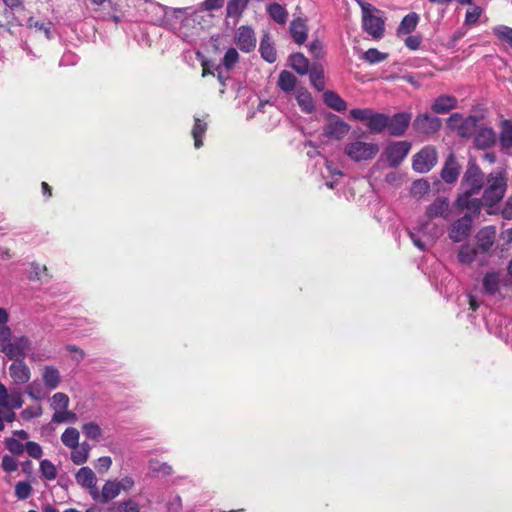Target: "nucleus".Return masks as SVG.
Listing matches in <instances>:
<instances>
[{"mask_svg":"<svg viewBox=\"0 0 512 512\" xmlns=\"http://www.w3.org/2000/svg\"><path fill=\"white\" fill-rule=\"evenodd\" d=\"M484 173L475 162H469L461 180L462 193L458 196L456 204L460 209H466L473 215L481 211V199L473 197L480 193L484 186Z\"/></svg>","mask_w":512,"mask_h":512,"instance_id":"nucleus-1","label":"nucleus"},{"mask_svg":"<svg viewBox=\"0 0 512 512\" xmlns=\"http://www.w3.org/2000/svg\"><path fill=\"white\" fill-rule=\"evenodd\" d=\"M507 190V174L503 169H496L489 173L486 178L481 203L492 207L499 203L505 196Z\"/></svg>","mask_w":512,"mask_h":512,"instance_id":"nucleus-2","label":"nucleus"},{"mask_svg":"<svg viewBox=\"0 0 512 512\" xmlns=\"http://www.w3.org/2000/svg\"><path fill=\"white\" fill-rule=\"evenodd\" d=\"M358 2L362 9V25L364 31L374 39L382 38L385 31V22L382 17L373 14V12H379V10L370 3L363 1Z\"/></svg>","mask_w":512,"mask_h":512,"instance_id":"nucleus-3","label":"nucleus"},{"mask_svg":"<svg viewBox=\"0 0 512 512\" xmlns=\"http://www.w3.org/2000/svg\"><path fill=\"white\" fill-rule=\"evenodd\" d=\"M379 152V146L375 143L354 140L344 147V154L354 162L372 160Z\"/></svg>","mask_w":512,"mask_h":512,"instance_id":"nucleus-4","label":"nucleus"},{"mask_svg":"<svg viewBox=\"0 0 512 512\" xmlns=\"http://www.w3.org/2000/svg\"><path fill=\"white\" fill-rule=\"evenodd\" d=\"M437 160L438 155L436 148L428 145L414 155L412 167L416 172L427 173L436 165Z\"/></svg>","mask_w":512,"mask_h":512,"instance_id":"nucleus-5","label":"nucleus"},{"mask_svg":"<svg viewBox=\"0 0 512 512\" xmlns=\"http://www.w3.org/2000/svg\"><path fill=\"white\" fill-rule=\"evenodd\" d=\"M442 126L441 119L429 113L416 116L413 121L414 130L421 135L431 136L436 134Z\"/></svg>","mask_w":512,"mask_h":512,"instance_id":"nucleus-6","label":"nucleus"},{"mask_svg":"<svg viewBox=\"0 0 512 512\" xmlns=\"http://www.w3.org/2000/svg\"><path fill=\"white\" fill-rule=\"evenodd\" d=\"M32 347L30 339L26 336L15 337L13 341L2 346V351L10 360H24L27 351Z\"/></svg>","mask_w":512,"mask_h":512,"instance_id":"nucleus-7","label":"nucleus"},{"mask_svg":"<svg viewBox=\"0 0 512 512\" xmlns=\"http://www.w3.org/2000/svg\"><path fill=\"white\" fill-rule=\"evenodd\" d=\"M410 149L411 144L408 141L390 143L385 149V154L389 165L393 168L398 167L406 158Z\"/></svg>","mask_w":512,"mask_h":512,"instance_id":"nucleus-8","label":"nucleus"},{"mask_svg":"<svg viewBox=\"0 0 512 512\" xmlns=\"http://www.w3.org/2000/svg\"><path fill=\"white\" fill-rule=\"evenodd\" d=\"M473 218L471 214H465L462 218L452 223L449 237L453 242L465 240L471 233Z\"/></svg>","mask_w":512,"mask_h":512,"instance_id":"nucleus-9","label":"nucleus"},{"mask_svg":"<svg viewBox=\"0 0 512 512\" xmlns=\"http://www.w3.org/2000/svg\"><path fill=\"white\" fill-rule=\"evenodd\" d=\"M75 479L80 486L89 490L90 495L94 500H98L99 491L96 487L97 477L91 468H80L75 475Z\"/></svg>","mask_w":512,"mask_h":512,"instance_id":"nucleus-10","label":"nucleus"},{"mask_svg":"<svg viewBox=\"0 0 512 512\" xmlns=\"http://www.w3.org/2000/svg\"><path fill=\"white\" fill-rule=\"evenodd\" d=\"M256 36L250 26H240L235 33V43L237 47L245 52H251L256 47Z\"/></svg>","mask_w":512,"mask_h":512,"instance_id":"nucleus-11","label":"nucleus"},{"mask_svg":"<svg viewBox=\"0 0 512 512\" xmlns=\"http://www.w3.org/2000/svg\"><path fill=\"white\" fill-rule=\"evenodd\" d=\"M350 125L341 120L338 116L333 115L329 118L324 128V134L332 139L340 140L348 134Z\"/></svg>","mask_w":512,"mask_h":512,"instance_id":"nucleus-12","label":"nucleus"},{"mask_svg":"<svg viewBox=\"0 0 512 512\" xmlns=\"http://www.w3.org/2000/svg\"><path fill=\"white\" fill-rule=\"evenodd\" d=\"M475 237L478 251L488 253L495 243L496 228L494 226H485L477 232Z\"/></svg>","mask_w":512,"mask_h":512,"instance_id":"nucleus-13","label":"nucleus"},{"mask_svg":"<svg viewBox=\"0 0 512 512\" xmlns=\"http://www.w3.org/2000/svg\"><path fill=\"white\" fill-rule=\"evenodd\" d=\"M461 166L458 163L454 153H450L441 170V178L448 184H453L457 181L460 174Z\"/></svg>","mask_w":512,"mask_h":512,"instance_id":"nucleus-14","label":"nucleus"},{"mask_svg":"<svg viewBox=\"0 0 512 512\" xmlns=\"http://www.w3.org/2000/svg\"><path fill=\"white\" fill-rule=\"evenodd\" d=\"M411 120V115L408 113H397L391 118L389 117V124L387 129L392 136H401L407 130Z\"/></svg>","mask_w":512,"mask_h":512,"instance_id":"nucleus-15","label":"nucleus"},{"mask_svg":"<svg viewBox=\"0 0 512 512\" xmlns=\"http://www.w3.org/2000/svg\"><path fill=\"white\" fill-rule=\"evenodd\" d=\"M9 366V374L15 384H25L30 380L31 372L24 360H14Z\"/></svg>","mask_w":512,"mask_h":512,"instance_id":"nucleus-16","label":"nucleus"},{"mask_svg":"<svg viewBox=\"0 0 512 512\" xmlns=\"http://www.w3.org/2000/svg\"><path fill=\"white\" fill-rule=\"evenodd\" d=\"M496 140V133L491 127H481L474 137V144L478 149H487L494 146Z\"/></svg>","mask_w":512,"mask_h":512,"instance_id":"nucleus-17","label":"nucleus"},{"mask_svg":"<svg viewBox=\"0 0 512 512\" xmlns=\"http://www.w3.org/2000/svg\"><path fill=\"white\" fill-rule=\"evenodd\" d=\"M449 201L446 197H437L426 209V216L432 220L437 217L447 218Z\"/></svg>","mask_w":512,"mask_h":512,"instance_id":"nucleus-18","label":"nucleus"},{"mask_svg":"<svg viewBox=\"0 0 512 512\" xmlns=\"http://www.w3.org/2000/svg\"><path fill=\"white\" fill-rule=\"evenodd\" d=\"M499 145L501 151L507 153L512 149V121L504 119L500 122Z\"/></svg>","mask_w":512,"mask_h":512,"instance_id":"nucleus-19","label":"nucleus"},{"mask_svg":"<svg viewBox=\"0 0 512 512\" xmlns=\"http://www.w3.org/2000/svg\"><path fill=\"white\" fill-rule=\"evenodd\" d=\"M457 103L458 101L454 96L444 94L434 100L431 109L437 114H446L456 108Z\"/></svg>","mask_w":512,"mask_h":512,"instance_id":"nucleus-20","label":"nucleus"},{"mask_svg":"<svg viewBox=\"0 0 512 512\" xmlns=\"http://www.w3.org/2000/svg\"><path fill=\"white\" fill-rule=\"evenodd\" d=\"M42 380L46 388L50 390L56 389L61 382L59 370L51 365L44 366L42 370Z\"/></svg>","mask_w":512,"mask_h":512,"instance_id":"nucleus-21","label":"nucleus"},{"mask_svg":"<svg viewBox=\"0 0 512 512\" xmlns=\"http://www.w3.org/2000/svg\"><path fill=\"white\" fill-rule=\"evenodd\" d=\"M290 33L297 44H303L307 39L308 28L302 18H296L290 23Z\"/></svg>","mask_w":512,"mask_h":512,"instance_id":"nucleus-22","label":"nucleus"},{"mask_svg":"<svg viewBox=\"0 0 512 512\" xmlns=\"http://www.w3.org/2000/svg\"><path fill=\"white\" fill-rule=\"evenodd\" d=\"M120 494L119 486L116 480H107L99 492L98 500L102 504H107Z\"/></svg>","mask_w":512,"mask_h":512,"instance_id":"nucleus-23","label":"nucleus"},{"mask_svg":"<svg viewBox=\"0 0 512 512\" xmlns=\"http://www.w3.org/2000/svg\"><path fill=\"white\" fill-rule=\"evenodd\" d=\"M295 97L303 112L311 113L314 110L312 96L305 87H298L295 91Z\"/></svg>","mask_w":512,"mask_h":512,"instance_id":"nucleus-24","label":"nucleus"},{"mask_svg":"<svg viewBox=\"0 0 512 512\" xmlns=\"http://www.w3.org/2000/svg\"><path fill=\"white\" fill-rule=\"evenodd\" d=\"M389 124V116L383 113L372 112L369 122L366 124L368 129L373 133H381Z\"/></svg>","mask_w":512,"mask_h":512,"instance_id":"nucleus-25","label":"nucleus"},{"mask_svg":"<svg viewBox=\"0 0 512 512\" xmlns=\"http://www.w3.org/2000/svg\"><path fill=\"white\" fill-rule=\"evenodd\" d=\"M420 17L416 12H411L403 17L401 20L397 34H411L417 27Z\"/></svg>","mask_w":512,"mask_h":512,"instance_id":"nucleus-26","label":"nucleus"},{"mask_svg":"<svg viewBox=\"0 0 512 512\" xmlns=\"http://www.w3.org/2000/svg\"><path fill=\"white\" fill-rule=\"evenodd\" d=\"M308 72L312 86L319 92L323 91L325 88V81L322 65L314 63Z\"/></svg>","mask_w":512,"mask_h":512,"instance_id":"nucleus-27","label":"nucleus"},{"mask_svg":"<svg viewBox=\"0 0 512 512\" xmlns=\"http://www.w3.org/2000/svg\"><path fill=\"white\" fill-rule=\"evenodd\" d=\"M297 78L290 71L283 70L280 72L277 85L285 93L296 91Z\"/></svg>","mask_w":512,"mask_h":512,"instance_id":"nucleus-28","label":"nucleus"},{"mask_svg":"<svg viewBox=\"0 0 512 512\" xmlns=\"http://www.w3.org/2000/svg\"><path fill=\"white\" fill-rule=\"evenodd\" d=\"M249 2L250 0H229L226 6V16L228 18H235L238 21Z\"/></svg>","mask_w":512,"mask_h":512,"instance_id":"nucleus-29","label":"nucleus"},{"mask_svg":"<svg viewBox=\"0 0 512 512\" xmlns=\"http://www.w3.org/2000/svg\"><path fill=\"white\" fill-rule=\"evenodd\" d=\"M71 449V460L74 464L81 465L88 460L91 447L87 442L79 443Z\"/></svg>","mask_w":512,"mask_h":512,"instance_id":"nucleus-30","label":"nucleus"},{"mask_svg":"<svg viewBox=\"0 0 512 512\" xmlns=\"http://www.w3.org/2000/svg\"><path fill=\"white\" fill-rule=\"evenodd\" d=\"M266 11L268 15L278 24H285L288 19V12L284 6L279 3L273 2L267 5Z\"/></svg>","mask_w":512,"mask_h":512,"instance_id":"nucleus-31","label":"nucleus"},{"mask_svg":"<svg viewBox=\"0 0 512 512\" xmlns=\"http://www.w3.org/2000/svg\"><path fill=\"white\" fill-rule=\"evenodd\" d=\"M325 104L337 112L345 111L346 102L334 91L328 90L323 95Z\"/></svg>","mask_w":512,"mask_h":512,"instance_id":"nucleus-32","label":"nucleus"},{"mask_svg":"<svg viewBox=\"0 0 512 512\" xmlns=\"http://www.w3.org/2000/svg\"><path fill=\"white\" fill-rule=\"evenodd\" d=\"M207 122L201 120L198 117H194V126L192 129V136L194 139L195 148H200L203 145V137L207 131Z\"/></svg>","mask_w":512,"mask_h":512,"instance_id":"nucleus-33","label":"nucleus"},{"mask_svg":"<svg viewBox=\"0 0 512 512\" xmlns=\"http://www.w3.org/2000/svg\"><path fill=\"white\" fill-rule=\"evenodd\" d=\"M291 67L300 75H305L310 70L309 60L302 53H294L290 56Z\"/></svg>","mask_w":512,"mask_h":512,"instance_id":"nucleus-34","label":"nucleus"},{"mask_svg":"<svg viewBox=\"0 0 512 512\" xmlns=\"http://www.w3.org/2000/svg\"><path fill=\"white\" fill-rule=\"evenodd\" d=\"M500 278L499 273L489 272L483 278V289L485 293L494 295L499 291Z\"/></svg>","mask_w":512,"mask_h":512,"instance_id":"nucleus-35","label":"nucleus"},{"mask_svg":"<svg viewBox=\"0 0 512 512\" xmlns=\"http://www.w3.org/2000/svg\"><path fill=\"white\" fill-rule=\"evenodd\" d=\"M478 249L470 244H464L458 252V260L462 264H471L477 256Z\"/></svg>","mask_w":512,"mask_h":512,"instance_id":"nucleus-36","label":"nucleus"},{"mask_svg":"<svg viewBox=\"0 0 512 512\" xmlns=\"http://www.w3.org/2000/svg\"><path fill=\"white\" fill-rule=\"evenodd\" d=\"M79 438H80V433L74 427L66 428V430L61 435L62 443L70 449L75 447L77 444H79Z\"/></svg>","mask_w":512,"mask_h":512,"instance_id":"nucleus-37","label":"nucleus"},{"mask_svg":"<svg viewBox=\"0 0 512 512\" xmlns=\"http://www.w3.org/2000/svg\"><path fill=\"white\" fill-rule=\"evenodd\" d=\"M478 118L476 116L467 117L458 127V134L461 137H469L477 127Z\"/></svg>","mask_w":512,"mask_h":512,"instance_id":"nucleus-38","label":"nucleus"},{"mask_svg":"<svg viewBox=\"0 0 512 512\" xmlns=\"http://www.w3.org/2000/svg\"><path fill=\"white\" fill-rule=\"evenodd\" d=\"M494 35L512 48V28L506 25H498L493 28Z\"/></svg>","mask_w":512,"mask_h":512,"instance_id":"nucleus-39","label":"nucleus"},{"mask_svg":"<svg viewBox=\"0 0 512 512\" xmlns=\"http://www.w3.org/2000/svg\"><path fill=\"white\" fill-rule=\"evenodd\" d=\"M260 53L263 59L269 63H274L277 58V53L272 44L268 43L265 39H262L260 43Z\"/></svg>","mask_w":512,"mask_h":512,"instance_id":"nucleus-40","label":"nucleus"},{"mask_svg":"<svg viewBox=\"0 0 512 512\" xmlns=\"http://www.w3.org/2000/svg\"><path fill=\"white\" fill-rule=\"evenodd\" d=\"M82 431L85 436L92 440H99L102 436V429L96 422H88L83 424Z\"/></svg>","mask_w":512,"mask_h":512,"instance_id":"nucleus-41","label":"nucleus"},{"mask_svg":"<svg viewBox=\"0 0 512 512\" xmlns=\"http://www.w3.org/2000/svg\"><path fill=\"white\" fill-rule=\"evenodd\" d=\"M69 402V397L65 393L58 392L52 397L51 408L55 411L66 410Z\"/></svg>","mask_w":512,"mask_h":512,"instance_id":"nucleus-42","label":"nucleus"},{"mask_svg":"<svg viewBox=\"0 0 512 512\" xmlns=\"http://www.w3.org/2000/svg\"><path fill=\"white\" fill-rule=\"evenodd\" d=\"M430 191V183L425 179H418L412 183L411 194L414 197H421Z\"/></svg>","mask_w":512,"mask_h":512,"instance_id":"nucleus-43","label":"nucleus"},{"mask_svg":"<svg viewBox=\"0 0 512 512\" xmlns=\"http://www.w3.org/2000/svg\"><path fill=\"white\" fill-rule=\"evenodd\" d=\"M388 57L387 53H382L376 48H370L363 54V59L367 61L370 64H377L384 60H386Z\"/></svg>","mask_w":512,"mask_h":512,"instance_id":"nucleus-44","label":"nucleus"},{"mask_svg":"<svg viewBox=\"0 0 512 512\" xmlns=\"http://www.w3.org/2000/svg\"><path fill=\"white\" fill-rule=\"evenodd\" d=\"M78 420V417L76 413L69 410H63V411H55V413L52 416V422L54 423H63V422H71L74 423Z\"/></svg>","mask_w":512,"mask_h":512,"instance_id":"nucleus-45","label":"nucleus"},{"mask_svg":"<svg viewBox=\"0 0 512 512\" xmlns=\"http://www.w3.org/2000/svg\"><path fill=\"white\" fill-rule=\"evenodd\" d=\"M40 471L47 480H54L57 477L56 466L50 460L44 459L40 462Z\"/></svg>","mask_w":512,"mask_h":512,"instance_id":"nucleus-46","label":"nucleus"},{"mask_svg":"<svg viewBox=\"0 0 512 512\" xmlns=\"http://www.w3.org/2000/svg\"><path fill=\"white\" fill-rule=\"evenodd\" d=\"M26 393L34 400H41L46 396L43 387L37 381H33L27 385Z\"/></svg>","mask_w":512,"mask_h":512,"instance_id":"nucleus-47","label":"nucleus"},{"mask_svg":"<svg viewBox=\"0 0 512 512\" xmlns=\"http://www.w3.org/2000/svg\"><path fill=\"white\" fill-rule=\"evenodd\" d=\"M373 110L370 108H355L350 110V117L354 120L366 122V124L369 122L370 116H372Z\"/></svg>","mask_w":512,"mask_h":512,"instance_id":"nucleus-48","label":"nucleus"},{"mask_svg":"<svg viewBox=\"0 0 512 512\" xmlns=\"http://www.w3.org/2000/svg\"><path fill=\"white\" fill-rule=\"evenodd\" d=\"M32 493V487L28 482H18L15 486V495L18 499H27Z\"/></svg>","mask_w":512,"mask_h":512,"instance_id":"nucleus-49","label":"nucleus"},{"mask_svg":"<svg viewBox=\"0 0 512 512\" xmlns=\"http://www.w3.org/2000/svg\"><path fill=\"white\" fill-rule=\"evenodd\" d=\"M22 395L18 391L11 392L9 394V399L7 400V405L3 406L7 409H19L23 405Z\"/></svg>","mask_w":512,"mask_h":512,"instance_id":"nucleus-50","label":"nucleus"},{"mask_svg":"<svg viewBox=\"0 0 512 512\" xmlns=\"http://www.w3.org/2000/svg\"><path fill=\"white\" fill-rule=\"evenodd\" d=\"M239 60V54L235 48H229L223 58V64L227 69H231Z\"/></svg>","mask_w":512,"mask_h":512,"instance_id":"nucleus-51","label":"nucleus"},{"mask_svg":"<svg viewBox=\"0 0 512 512\" xmlns=\"http://www.w3.org/2000/svg\"><path fill=\"white\" fill-rule=\"evenodd\" d=\"M6 447L14 455H21L24 452V445L14 438L6 440Z\"/></svg>","mask_w":512,"mask_h":512,"instance_id":"nucleus-52","label":"nucleus"},{"mask_svg":"<svg viewBox=\"0 0 512 512\" xmlns=\"http://www.w3.org/2000/svg\"><path fill=\"white\" fill-rule=\"evenodd\" d=\"M25 448L29 456L33 457L34 459H40L42 457L43 451L38 443L34 441H28L25 445Z\"/></svg>","mask_w":512,"mask_h":512,"instance_id":"nucleus-53","label":"nucleus"},{"mask_svg":"<svg viewBox=\"0 0 512 512\" xmlns=\"http://www.w3.org/2000/svg\"><path fill=\"white\" fill-rule=\"evenodd\" d=\"M42 407L40 405L36 407H27L21 412V416L24 420H29L32 418H37L42 415Z\"/></svg>","mask_w":512,"mask_h":512,"instance_id":"nucleus-54","label":"nucleus"},{"mask_svg":"<svg viewBox=\"0 0 512 512\" xmlns=\"http://www.w3.org/2000/svg\"><path fill=\"white\" fill-rule=\"evenodd\" d=\"M118 512H140L138 503L129 499L118 505Z\"/></svg>","mask_w":512,"mask_h":512,"instance_id":"nucleus-55","label":"nucleus"},{"mask_svg":"<svg viewBox=\"0 0 512 512\" xmlns=\"http://www.w3.org/2000/svg\"><path fill=\"white\" fill-rule=\"evenodd\" d=\"M481 13L482 10L478 6L474 7L471 11L468 10L465 15V24H475L479 20Z\"/></svg>","mask_w":512,"mask_h":512,"instance_id":"nucleus-56","label":"nucleus"},{"mask_svg":"<svg viewBox=\"0 0 512 512\" xmlns=\"http://www.w3.org/2000/svg\"><path fill=\"white\" fill-rule=\"evenodd\" d=\"M112 465V459L110 456H102L97 459L96 469L99 473L107 472Z\"/></svg>","mask_w":512,"mask_h":512,"instance_id":"nucleus-57","label":"nucleus"},{"mask_svg":"<svg viewBox=\"0 0 512 512\" xmlns=\"http://www.w3.org/2000/svg\"><path fill=\"white\" fill-rule=\"evenodd\" d=\"M18 464L14 457L5 455L2 458V468L6 472H13L17 470Z\"/></svg>","mask_w":512,"mask_h":512,"instance_id":"nucleus-58","label":"nucleus"},{"mask_svg":"<svg viewBox=\"0 0 512 512\" xmlns=\"http://www.w3.org/2000/svg\"><path fill=\"white\" fill-rule=\"evenodd\" d=\"M422 43V37L420 35H410L405 39V45L410 50H418Z\"/></svg>","mask_w":512,"mask_h":512,"instance_id":"nucleus-59","label":"nucleus"},{"mask_svg":"<svg viewBox=\"0 0 512 512\" xmlns=\"http://www.w3.org/2000/svg\"><path fill=\"white\" fill-rule=\"evenodd\" d=\"M224 4V0H204L201 7L205 11H213L220 9Z\"/></svg>","mask_w":512,"mask_h":512,"instance_id":"nucleus-60","label":"nucleus"},{"mask_svg":"<svg viewBox=\"0 0 512 512\" xmlns=\"http://www.w3.org/2000/svg\"><path fill=\"white\" fill-rule=\"evenodd\" d=\"M116 484H118L120 492L121 491L128 492L129 490H131L133 488L135 483H134V480L132 479V477L125 476L121 480L116 481Z\"/></svg>","mask_w":512,"mask_h":512,"instance_id":"nucleus-61","label":"nucleus"},{"mask_svg":"<svg viewBox=\"0 0 512 512\" xmlns=\"http://www.w3.org/2000/svg\"><path fill=\"white\" fill-rule=\"evenodd\" d=\"M0 341L3 345L12 341L11 329L6 324L0 325Z\"/></svg>","mask_w":512,"mask_h":512,"instance_id":"nucleus-62","label":"nucleus"},{"mask_svg":"<svg viewBox=\"0 0 512 512\" xmlns=\"http://www.w3.org/2000/svg\"><path fill=\"white\" fill-rule=\"evenodd\" d=\"M309 51L315 56L320 57L322 54V43L319 40H315L310 43Z\"/></svg>","mask_w":512,"mask_h":512,"instance_id":"nucleus-63","label":"nucleus"},{"mask_svg":"<svg viewBox=\"0 0 512 512\" xmlns=\"http://www.w3.org/2000/svg\"><path fill=\"white\" fill-rule=\"evenodd\" d=\"M502 215L505 219H512V196L507 200L503 210Z\"/></svg>","mask_w":512,"mask_h":512,"instance_id":"nucleus-64","label":"nucleus"}]
</instances>
